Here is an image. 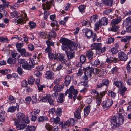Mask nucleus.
<instances>
[{
	"instance_id": "f257e3e1",
	"label": "nucleus",
	"mask_w": 131,
	"mask_h": 131,
	"mask_svg": "<svg viewBox=\"0 0 131 131\" xmlns=\"http://www.w3.org/2000/svg\"><path fill=\"white\" fill-rule=\"evenodd\" d=\"M60 42L62 44V49L67 51L69 48L70 50H75L77 48L78 45L65 38H61L60 40Z\"/></svg>"
},
{
	"instance_id": "f03ea898",
	"label": "nucleus",
	"mask_w": 131,
	"mask_h": 131,
	"mask_svg": "<svg viewBox=\"0 0 131 131\" xmlns=\"http://www.w3.org/2000/svg\"><path fill=\"white\" fill-rule=\"evenodd\" d=\"M111 122L113 126L116 127L122 124L123 120L122 118L114 116L111 118Z\"/></svg>"
},
{
	"instance_id": "7ed1b4c3",
	"label": "nucleus",
	"mask_w": 131,
	"mask_h": 131,
	"mask_svg": "<svg viewBox=\"0 0 131 131\" xmlns=\"http://www.w3.org/2000/svg\"><path fill=\"white\" fill-rule=\"evenodd\" d=\"M59 125L62 128H67L69 126H72L74 125V121L71 118L68 120L64 124L62 122H60Z\"/></svg>"
},
{
	"instance_id": "20e7f679",
	"label": "nucleus",
	"mask_w": 131,
	"mask_h": 131,
	"mask_svg": "<svg viewBox=\"0 0 131 131\" xmlns=\"http://www.w3.org/2000/svg\"><path fill=\"white\" fill-rule=\"evenodd\" d=\"M113 102V101L111 99H107L103 101L102 105L103 109L105 110L109 109L112 105Z\"/></svg>"
},
{
	"instance_id": "39448f33",
	"label": "nucleus",
	"mask_w": 131,
	"mask_h": 131,
	"mask_svg": "<svg viewBox=\"0 0 131 131\" xmlns=\"http://www.w3.org/2000/svg\"><path fill=\"white\" fill-rule=\"evenodd\" d=\"M22 13L21 16L16 21L17 24H23L26 23V20H28V19L27 18V14L25 11H23Z\"/></svg>"
},
{
	"instance_id": "423d86ee",
	"label": "nucleus",
	"mask_w": 131,
	"mask_h": 131,
	"mask_svg": "<svg viewBox=\"0 0 131 131\" xmlns=\"http://www.w3.org/2000/svg\"><path fill=\"white\" fill-rule=\"evenodd\" d=\"M109 84V81L107 79H103L101 82L98 81L96 84V88H100L103 87L104 85L107 86Z\"/></svg>"
},
{
	"instance_id": "0eeeda50",
	"label": "nucleus",
	"mask_w": 131,
	"mask_h": 131,
	"mask_svg": "<svg viewBox=\"0 0 131 131\" xmlns=\"http://www.w3.org/2000/svg\"><path fill=\"white\" fill-rule=\"evenodd\" d=\"M20 122H18L17 120H15L14 124L16 126V128L19 130L24 129L27 126V125L24 123L19 124Z\"/></svg>"
},
{
	"instance_id": "6e6552de",
	"label": "nucleus",
	"mask_w": 131,
	"mask_h": 131,
	"mask_svg": "<svg viewBox=\"0 0 131 131\" xmlns=\"http://www.w3.org/2000/svg\"><path fill=\"white\" fill-rule=\"evenodd\" d=\"M69 95L68 97L70 99H72L73 97L72 95H76L78 93V91L76 89H74L73 86H71L69 89Z\"/></svg>"
},
{
	"instance_id": "1a4fd4ad",
	"label": "nucleus",
	"mask_w": 131,
	"mask_h": 131,
	"mask_svg": "<svg viewBox=\"0 0 131 131\" xmlns=\"http://www.w3.org/2000/svg\"><path fill=\"white\" fill-rule=\"evenodd\" d=\"M16 116L17 119H16L15 120H17L18 122H24V118L25 116V115L22 113L19 112L16 114Z\"/></svg>"
},
{
	"instance_id": "9d476101",
	"label": "nucleus",
	"mask_w": 131,
	"mask_h": 131,
	"mask_svg": "<svg viewBox=\"0 0 131 131\" xmlns=\"http://www.w3.org/2000/svg\"><path fill=\"white\" fill-rule=\"evenodd\" d=\"M70 50L69 48L67 50V51H65L67 56V57L69 59H71L73 58L74 56V50Z\"/></svg>"
},
{
	"instance_id": "9b49d317",
	"label": "nucleus",
	"mask_w": 131,
	"mask_h": 131,
	"mask_svg": "<svg viewBox=\"0 0 131 131\" xmlns=\"http://www.w3.org/2000/svg\"><path fill=\"white\" fill-rule=\"evenodd\" d=\"M83 70L85 71V75L88 78H90L91 77L92 72L93 71L89 67L83 68Z\"/></svg>"
},
{
	"instance_id": "f8f14e48",
	"label": "nucleus",
	"mask_w": 131,
	"mask_h": 131,
	"mask_svg": "<svg viewBox=\"0 0 131 131\" xmlns=\"http://www.w3.org/2000/svg\"><path fill=\"white\" fill-rule=\"evenodd\" d=\"M82 31L83 32L85 33V36L88 38H91V35L93 33L92 30L86 28L83 29Z\"/></svg>"
},
{
	"instance_id": "ddd939ff",
	"label": "nucleus",
	"mask_w": 131,
	"mask_h": 131,
	"mask_svg": "<svg viewBox=\"0 0 131 131\" xmlns=\"http://www.w3.org/2000/svg\"><path fill=\"white\" fill-rule=\"evenodd\" d=\"M52 3L51 1H47L45 3L42 4V6L43 9L44 10H45L46 9L49 10L51 7Z\"/></svg>"
},
{
	"instance_id": "4468645a",
	"label": "nucleus",
	"mask_w": 131,
	"mask_h": 131,
	"mask_svg": "<svg viewBox=\"0 0 131 131\" xmlns=\"http://www.w3.org/2000/svg\"><path fill=\"white\" fill-rule=\"evenodd\" d=\"M17 50L23 57H28L30 55L29 53L26 52V50L24 48L18 49H17Z\"/></svg>"
},
{
	"instance_id": "2eb2a0df",
	"label": "nucleus",
	"mask_w": 131,
	"mask_h": 131,
	"mask_svg": "<svg viewBox=\"0 0 131 131\" xmlns=\"http://www.w3.org/2000/svg\"><path fill=\"white\" fill-rule=\"evenodd\" d=\"M118 58L120 60L124 61L126 60L128 58L127 56L123 52L118 53Z\"/></svg>"
},
{
	"instance_id": "dca6fc26",
	"label": "nucleus",
	"mask_w": 131,
	"mask_h": 131,
	"mask_svg": "<svg viewBox=\"0 0 131 131\" xmlns=\"http://www.w3.org/2000/svg\"><path fill=\"white\" fill-rule=\"evenodd\" d=\"M82 107H79L76 110L75 112L74 113L75 117L78 119L81 118V112L82 111Z\"/></svg>"
},
{
	"instance_id": "f3484780",
	"label": "nucleus",
	"mask_w": 131,
	"mask_h": 131,
	"mask_svg": "<svg viewBox=\"0 0 131 131\" xmlns=\"http://www.w3.org/2000/svg\"><path fill=\"white\" fill-rule=\"evenodd\" d=\"M54 73L52 71H48L45 74V77L48 79H51L54 78Z\"/></svg>"
},
{
	"instance_id": "a211bd4d",
	"label": "nucleus",
	"mask_w": 131,
	"mask_h": 131,
	"mask_svg": "<svg viewBox=\"0 0 131 131\" xmlns=\"http://www.w3.org/2000/svg\"><path fill=\"white\" fill-rule=\"evenodd\" d=\"M101 47V43H94L92 44L91 46L92 49L97 50L98 52Z\"/></svg>"
},
{
	"instance_id": "6ab92c4d",
	"label": "nucleus",
	"mask_w": 131,
	"mask_h": 131,
	"mask_svg": "<svg viewBox=\"0 0 131 131\" xmlns=\"http://www.w3.org/2000/svg\"><path fill=\"white\" fill-rule=\"evenodd\" d=\"M22 67L24 69L28 70H31V69L34 67L33 65H30L28 64L27 62L26 61L22 65Z\"/></svg>"
},
{
	"instance_id": "aec40b11",
	"label": "nucleus",
	"mask_w": 131,
	"mask_h": 131,
	"mask_svg": "<svg viewBox=\"0 0 131 131\" xmlns=\"http://www.w3.org/2000/svg\"><path fill=\"white\" fill-rule=\"evenodd\" d=\"M121 20V18L120 17H117L112 20L111 23V25H116L120 23Z\"/></svg>"
},
{
	"instance_id": "412c9836",
	"label": "nucleus",
	"mask_w": 131,
	"mask_h": 131,
	"mask_svg": "<svg viewBox=\"0 0 131 131\" xmlns=\"http://www.w3.org/2000/svg\"><path fill=\"white\" fill-rule=\"evenodd\" d=\"M124 25L127 27L131 26V19L130 17L126 18L124 21Z\"/></svg>"
},
{
	"instance_id": "4be33fe9",
	"label": "nucleus",
	"mask_w": 131,
	"mask_h": 131,
	"mask_svg": "<svg viewBox=\"0 0 131 131\" xmlns=\"http://www.w3.org/2000/svg\"><path fill=\"white\" fill-rule=\"evenodd\" d=\"M55 59L61 61L62 63L64 60V57L63 55H62L60 53L56 54Z\"/></svg>"
},
{
	"instance_id": "5701e85b",
	"label": "nucleus",
	"mask_w": 131,
	"mask_h": 131,
	"mask_svg": "<svg viewBox=\"0 0 131 131\" xmlns=\"http://www.w3.org/2000/svg\"><path fill=\"white\" fill-rule=\"evenodd\" d=\"M93 53L92 50H90L87 51L86 55L88 59L90 60H92L93 58Z\"/></svg>"
},
{
	"instance_id": "b1692460",
	"label": "nucleus",
	"mask_w": 131,
	"mask_h": 131,
	"mask_svg": "<svg viewBox=\"0 0 131 131\" xmlns=\"http://www.w3.org/2000/svg\"><path fill=\"white\" fill-rule=\"evenodd\" d=\"M103 2L105 4L108 6H111L113 3V0H102Z\"/></svg>"
},
{
	"instance_id": "393cba45",
	"label": "nucleus",
	"mask_w": 131,
	"mask_h": 131,
	"mask_svg": "<svg viewBox=\"0 0 131 131\" xmlns=\"http://www.w3.org/2000/svg\"><path fill=\"white\" fill-rule=\"evenodd\" d=\"M117 61V59L115 57L107 58L106 60V62L108 63H111L113 62L116 63Z\"/></svg>"
},
{
	"instance_id": "a878e982",
	"label": "nucleus",
	"mask_w": 131,
	"mask_h": 131,
	"mask_svg": "<svg viewBox=\"0 0 131 131\" xmlns=\"http://www.w3.org/2000/svg\"><path fill=\"white\" fill-rule=\"evenodd\" d=\"M99 21L100 22L102 25H107L108 23V19L105 17H104L102 18L101 20Z\"/></svg>"
},
{
	"instance_id": "bb28decb",
	"label": "nucleus",
	"mask_w": 131,
	"mask_h": 131,
	"mask_svg": "<svg viewBox=\"0 0 131 131\" xmlns=\"http://www.w3.org/2000/svg\"><path fill=\"white\" fill-rule=\"evenodd\" d=\"M91 93L95 98H97L100 97L98 92L95 90H92L91 92Z\"/></svg>"
},
{
	"instance_id": "cd10ccee",
	"label": "nucleus",
	"mask_w": 131,
	"mask_h": 131,
	"mask_svg": "<svg viewBox=\"0 0 131 131\" xmlns=\"http://www.w3.org/2000/svg\"><path fill=\"white\" fill-rule=\"evenodd\" d=\"M62 90V86L59 85H56L53 88V90L55 92H60Z\"/></svg>"
},
{
	"instance_id": "c85d7f7f",
	"label": "nucleus",
	"mask_w": 131,
	"mask_h": 131,
	"mask_svg": "<svg viewBox=\"0 0 131 131\" xmlns=\"http://www.w3.org/2000/svg\"><path fill=\"white\" fill-rule=\"evenodd\" d=\"M90 105H89L86 107L84 109V114L85 116H87L89 114L90 112Z\"/></svg>"
},
{
	"instance_id": "c756f323",
	"label": "nucleus",
	"mask_w": 131,
	"mask_h": 131,
	"mask_svg": "<svg viewBox=\"0 0 131 131\" xmlns=\"http://www.w3.org/2000/svg\"><path fill=\"white\" fill-rule=\"evenodd\" d=\"M102 25L99 20L95 24L94 30L96 31L98 30L99 29V28L101 27Z\"/></svg>"
},
{
	"instance_id": "7c9ffc66",
	"label": "nucleus",
	"mask_w": 131,
	"mask_h": 131,
	"mask_svg": "<svg viewBox=\"0 0 131 131\" xmlns=\"http://www.w3.org/2000/svg\"><path fill=\"white\" fill-rule=\"evenodd\" d=\"M50 120L51 122H54L56 124H57L59 123L60 121V119L59 117H57L55 118H52Z\"/></svg>"
},
{
	"instance_id": "2f4dec72",
	"label": "nucleus",
	"mask_w": 131,
	"mask_h": 131,
	"mask_svg": "<svg viewBox=\"0 0 131 131\" xmlns=\"http://www.w3.org/2000/svg\"><path fill=\"white\" fill-rule=\"evenodd\" d=\"M64 96V94L62 93H61L60 94V95L59 96L57 101L58 103H62L63 102V98Z\"/></svg>"
},
{
	"instance_id": "473e14b6",
	"label": "nucleus",
	"mask_w": 131,
	"mask_h": 131,
	"mask_svg": "<svg viewBox=\"0 0 131 131\" xmlns=\"http://www.w3.org/2000/svg\"><path fill=\"white\" fill-rule=\"evenodd\" d=\"M7 62V63L8 64H14L16 62V60L15 59H13L12 57H9L8 59Z\"/></svg>"
},
{
	"instance_id": "72a5a7b5",
	"label": "nucleus",
	"mask_w": 131,
	"mask_h": 131,
	"mask_svg": "<svg viewBox=\"0 0 131 131\" xmlns=\"http://www.w3.org/2000/svg\"><path fill=\"white\" fill-rule=\"evenodd\" d=\"M86 6L84 5H80L79 7V9L80 12L82 13L85 12Z\"/></svg>"
},
{
	"instance_id": "f704fd0d",
	"label": "nucleus",
	"mask_w": 131,
	"mask_h": 131,
	"mask_svg": "<svg viewBox=\"0 0 131 131\" xmlns=\"http://www.w3.org/2000/svg\"><path fill=\"white\" fill-rule=\"evenodd\" d=\"M126 68L127 72L129 73H131V60L129 61L127 63Z\"/></svg>"
},
{
	"instance_id": "c9c22d12",
	"label": "nucleus",
	"mask_w": 131,
	"mask_h": 131,
	"mask_svg": "<svg viewBox=\"0 0 131 131\" xmlns=\"http://www.w3.org/2000/svg\"><path fill=\"white\" fill-rule=\"evenodd\" d=\"M111 30L113 32H116L118 30L119 27L118 26L116 25H111Z\"/></svg>"
},
{
	"instance_id": "e433bc0d",
	"label": "nucleus",
	"mask_w": 131,
	"mask_h": 131,
	"mask_svg": "<svg viewBox=\"0 0 131 131\" xmlns=\"http://www.w3.org/2000/svg\"><path fill=\"white\" fill-rule=\"evenodd\" d=\"M38 121L39 122H42L48 120L47 117L45 116H40L38 117Z\"/></svg>"
},
{
	"instance_id": "4c0bfd02",
	"label": "nucleus",
	"mask_w": 131,
	"mask_h": 131,
	"mask_svg": "<svg viewBox=\"0 0 131 131\" xmlns=\"http://www.w3.org/2000/svg\"><path fill=\"white\" fill-rule=\"evenodd\" d=\"M26 129L25 131H35L36 129V127L34 126H28L26 128Z\"/></svg>"
},
{
	"instance_id": "58836bf2",
	"label": "nucleus",
	"mask_w": 131,
	"mask_h": 131,
	"mask_svg": "<svg viewBox=\"0 0 131 131\" xmlns=\"http://www.w3.org/2000/svg\"><path fill=\"white\" fill-rule=\"evenodd\" d=\"M107 94L109 96H110L113 98H114L115 97L116 95V93L112 91H108Z\"/></svg>"
},
{
	"instance_id": "ea45409f",
	"label": "nucleus",
	"mask_w": 131,
	"mask_h": 131,
	"mask_svg": "<svg viewBox=\"0 0 131 131\" xmlns=\"http://www.w3.org/2000/svg\"><path fill=\"white\" fill-rule=\"evenodd\" d=\"M16 107L15 106H10L8 110V111L11 112H14L16 110Z\"/></svg>"
},
{
	"instance_id": "a19ab883",
	"label": "nucleus",
	"mask_w": 131,
	"mask_h": 131,
	"mask_svg": "<svg viewBox=\"0 0 131 131\" xmlns=\"http://www.w3.org/2000/svg\"><path fill=\"white\" fill-rule=\"evenodd\" d=\"M90 63L93 66H95L99 65L100 62L99 60L97 59L93 62H90Z\"/></svg>"
},
{
	"instance_id": "79ce46f5",
	"label": "nucleus",
	"mask_w": 131,
	"mask_h": 131,
	"mask_svg": "<svg viewBox=\"0 0 131 131\" xmlns=\"http://www.w3.org/2000/svg\"><path fill=\"white\" fill-rule=\"evenodd\" d=\"M45 127L46 129L48 131H51L52 130L53 127L51 125L48 123L46 124Z\"/></svg>"
},
{
	"instance_id": "37998d69",
	"label": "nucleus",
	"mask_w": 131,
	"mask_h": 131,
	"mask_svg": "<svg viewBox=\"0 0 131 131\" xmlns=\"http://www.w3.org/2000/svg\"><path fill=\"white\" fill-rule=\"evenodd\" d=\"M127 90V89L125 87L120 88L119 89V92L120 94L122 96L124 94L125 92Z\"/></svg>"
},
{
	"instance_id": "c03bdc74",
	"label": "nucleus",
	"mask_w": 131,
	"mask_h": 131,
	"mask_svg": "<svg viewBox=\"0 0 131 131\" xmlns=\"http://www.w3.org/2000/svg\"><path fill=\"white\" fill-rule=\"evenodd\" d=\"M12 56L13 59H14L16 60V59H17L19 58L20 55L19 54L17 53H13L12 54Z\"/></svg>"
},
{
	"instance_id": "a18cd8bd",
	"label": "nucleus",
	"mask_w": 131,
	"mask_h": 131,
	"mask_svg": "<svg viewBox=\"0 0 131 131\" xmlns=\"http://www.w3.org/2000/svg\"><path fill=\"white\" fill-rule=\"evenodd\" d=\"M35 81V79L32 77H30L28 79V83L30 84H32Z\"/></svg>"
},
{
	"instance_id": "49530a36",
	"label": "nucleus",
	"mask_w": 131,
	"mask_h": 131,
	"mask_svg": "<svg viewBox=\"0 0 131 131\" xmlns=\"http://www.w3.org/2000/svg\"><path fill=\"white\" fill-rule=\"evenodd\" d=\"M8 41V39L7 38L4 37L2 36L0 37V42L7 43Z\"/></svg>"
},
{
	"instance_id": "de8ad7c7",
	"label": "nucleus",
	"mask_w": 131,
	"mask_h": 131,
	"mask_svg": "<svg viewBox=\"0 0 131 131\" xmlns=\"http://www.w3.org/2000/svg\"><path fill=\"white\" fill-rule=\"evenodd\" d=\"M86 60V58L84 55H81L80 58V61L82 63H84Z\"/></svg>"
},
{
	"instance_id": "09e8293b",
	"label": "nucleus",
	"mask_w": 131,
	"mask_h": 131,
	"mask_svg": "<svg viewBox=\"0 0 131 131\" xmlns=\"http://www.w3.org/2000/svg\"><path fill=\"white\" fill-rule=\"evenodd\" d=\"M62 113V110L60 108H58L56 112V114L57 116L60 115Z\"/></svg>"
},
{
	"instance_id": "8fccbe9b",
	"label": "nucleus",
	"mask_w": 131,
	"mask_h": 131,
	"mask_svg": "<svg viewBox=\"0 0 131 131\" xmlns=\"http://www.w3.org/2000/svg\"><path fill=\"white\" fill-rule=\"evenodd\" d=\"M114 40V38L110 37L106 40L107 43L108 44H110L113 43Z\"/></svg>"
},
{
	"instance_id": "3c124183",
	"label": "nucleus",
	"mask_w": 131,
	"mask_h": 131,
	"mask_svg": "<svg viewBox=\"0 0 131 131\" xmlns=\"http://www.w3.org/2000/svg\"><path fill=\"white\" fill-rule=\"evenodd\" d=\"M19 13L17 11H14L11 13V15L12 17H15L17 16L18 17Z\"/></svg>"
},
{
	"instance_id": "603ef678",
	"label": "nucleus",
	"mask_w": 131,
	"mask_h": 131,
	"mask_svg": "<svg viewBox=\"0 0 131 131\" xmlns=\"http://www.w3.org/2000/svg\"><path fill=\"white\" fill-rule=\"evenodd\" d=\"M29 24L30 27L31 29L34 28L36 26V24L34 22L30 21L29 22Z\"/></svg>"
},
{
	"instance_id": "864d4df0",
	"label": "nucleus",
	"mask_w": 131,
	"mask_h": 131,
	"mask_svg": "<svg viewBox=\"0 0 131 131\" xmlns=\"http://www.w3.org/2000/svg\"><path fill=\"white\" fill-rule=\"evenodd\" d=\"M98 17V16L96 15H93L91 17L90 20L91 21H93L95 22L96 21V19H97Z\"/></svg>"
},
{
	"instance_id": "5fc2aeb1",
	"label": "nucleus",
	"mask_w": 131,
	"mask_h": 131,
	"mask_svg": "<svg viewBox=\"0 0 131 131\" xmlns=\"http://www.w3.org/2000/svg\"><path fill=\"white\" fill-rule=\"evenodd\" d=\"M49 95L47 94L45 96L42 98L41 100L42 102H45L48 100V99L49 98Z\"/></svg>"
},
{
	"instance_id": "6e6d98bb",
	"label": "nucleus",
	"mask_w": 131,
	"mask_h": 131,
	"mask_svg": "<svg viewBox=\"0 0 131 131\" xmlns=\"http://www.w3.org/2000/svg\"><path fill=\"white\" fill-rule=\"evenodd\" d=\"M48 57L50 59L52 60L54 59H55L54 58H55V55H56V54L54 55L51 52L49 54H48Z\"/></svg>"
},
{
	"instance_id": "4d7b16f0",
	"label": "nucleus",
	"mask_w": 131,
	"mask_h": 131,
	"mask_svg": "<svg viewBox=\"0 0 131 131\" xmlns=\"http://www.w3.org/2000/svg\"><path fill=\"white\" fill-rule=\"evenodd\" d=\"M121 41L122 42H124V43H126V44L125 46V48H126L127 46V45L128 43L129 42L126 39V37H125V38H123L121 40Z\"/></svg>"
},
{
	"instance_id": "13d9d810",
	"label": "nucleus",
	"mask_w": 131,
	"mask_h": 131,
	"mask_svg": "<svg viewBox=\"0 0 131 131\" xmlns=\"http://www.w3.org/2000/svg\"><path fill=\"white\" fill-rule=\"evenodd\" d=\"M114 85L117 87L119 88L121 87L122 86V83L119 81H116L114 83Z\"/></svg>"
},
{
	"instance_id": "bf43d9fd",
	"label": "nucleus",
	"mask_w": 131,
	"mask_h": 131,
	"mask_svg": "<svg viewBox=\"0 0 131 131\" xmlns=\"http://www.w3.org/2000/svg\"><path fill=\"white\" fill-rule=\"evenodd\" d=\"M92 38V40L93 41H94L97 39V35L96 33H93L91 37Z\"/></svg>"
},
{
	"instance_id": "052dcab7",
	"label": "nucleus",
	"mask_w": 131,
	"mask_h": 131,
	"mask_svg": "<svg viewBox=\"0 0 131 131\" xmlns=\"http://www.w3.org/2000/svg\"><path fill=\"white\" fill-rule=\"evenodd\" d=\"M64 68V67L62 64H60L57 67L56 70L57 71H60L61 70L63 69Z\"/></svg>"
},
{
	"instance_id": "680f3d73",
	"label": "nucleus",
	"mask_w": 131,
	"mask_h": 131,
	"mask_svg": "<svg viewBox=\"0 0 131 131\" xmlns=\"http://www.w3.org/2000/svg\"><path fill=\"white\" fill-rule=\"evenodd\" d=\"M8 99L11 102L13 103H15L16 101L15 99L12 95H10L8 97Z\"/></svg>"
},
{
	"instance_id": "e2e57ef3",
	"label": "nucleus",
	"mask_w": 131,
	"mask_h": 131,
	"mask_svg": "<svg viewBox=\"0 0 131 131\" xmlns=\"http://www.w3.org/2000/svg\"><path fill=\"white\" fill-rule=\"evenodd\" d=\"M97 122H98L96 121L92 123L88 126L89 128L93 129L94 126L96 125Z\"/></svg>"
},
{
	"instance_id": "0e129e2a",
	"label": "nucleus",
	"mask_w": 131,
	"mask_h": 131,
	"mask_svg": "<svg viewBox=\"0 0 131 131\" xmlns=\"http://www.w3.org/2000/svg\"><path fill=\"white\" fill-rule=\"evenodd\" d=\"M52 52L51 48L50 47H48L45 50V52L48 53V54Z\"/></svg>"
},
{
	"instance_id": "69168bd1",
	"label": "nucleus",
	"mask_w": 131,
	"mask_h": 131,
	"mask_svg": "<svg viewBox=\"0 0 131 131\" xmlns=\"http://www.w3.org/2000/svg\"><path fill=\"white\" fill-rule=\"evenodd\" d=\"M46 42L48 46V47H50L51 46H54V43L49 40L46 41Z\"/></svg>"
},
{
	"instance_id": "338daca9",
	"label": "nucleus",
	"mask_w": 131,
	"mask_h": 131,
	"mask_svg": "<svg viewBox=\"0 0 131 131\" xmlns=\"http://www.w3.org/2000/svg\"><path fill=\"white\" fill-rule=\"evenodd\" d=\"M31 100V99L30 97H27L25 100V102L28 105L30 103Z\"/></svg>"
},
{
	"instance_id": "774afa93",
	"label": "nucleus",
	"mask_w": 131,
	"mask_h": 131,
	"mask_svg": "<svg viewBox=\"0 0 131 131\" xmlns=\"http://www.w3.org/2000/svg\"><path fill=\"white\" fill-rule=\"evenodd\" d=\"M111 51L113 54H115L117 52V50L115 48L113 47L111 49Z\"/></svg>"
}]
</instances>
